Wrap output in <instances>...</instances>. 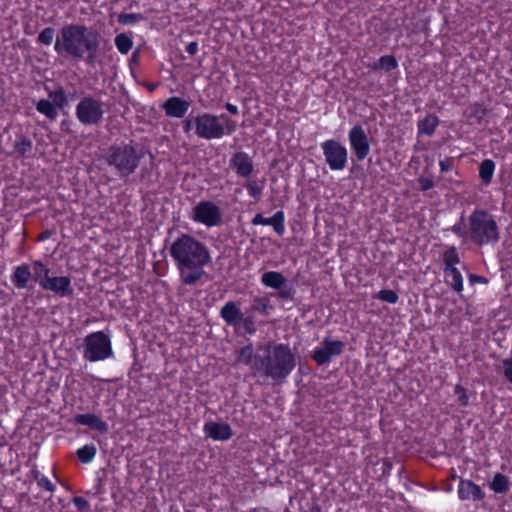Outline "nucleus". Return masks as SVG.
<instances>
[{
  "label": "nucleus",
  "instance_id": "nucleus-6",
  "mask_svg": "<svg viewBox=\"0 0 512 512\" xmlns=\"http://www.w3.org/2000/svg\"><path fill=\"white\" fill-rule=\"evenodd\" d=\"M236 129L237 122L226 114L217 116L203 112L197 115L196 136L201 139H220L223 136L232 135Z\"/></svg>",
  "mask_w": 512,
  "mask_h": 512
},
{
  "label": "nucleus",
  "instance_id": "nucleus-20",
  "mask_svg": "<svg viewBox=\"0 0 512 512\" xmlns=\"http://www.w3.org/2000/svg\"><path fill=\"white\" fill-rule=\"evenodd\" d=\"M219 315L228 326L238 327L241 323L243 313L237 302L228 301L220 309Z\"/></svg>",
  "mask_w": 512,
  "mask_h": 512
},
{
  "label": "nucleus",
  "instance_id": "nucleus-30",
  "mask_svg": "<svg viewBox=\"0 0 512 512\" xmlns=\"http://www.w3.org/2000/svg\"><path fill=\"white\" fill-rule=\"evenodd\" d=\"M460 263V256L455 246L448 247L443 252V271L456 269V265Z\"/></svg>",
  "mask_w": 512,
  "mask_h": 512
},
{
  "label": "nucleus",
  "instance_id": "nucleus-1",
  "mask_svg": "<svg viewBox=\"0 0 512 512\" xmlns=\"http://www.w3.org/2000/svg\"><path fill=\"white\" fill-rule=\"evenodd\" d=\"M182 285L194 286L206 276L212 262L209 247L192 234L180 232L168 246Z\"/></svg>",
  "mask_w": 512,
  "mask_h": 512
},
{
  "label": "nucleus",
  "instance_id": "nucleus-23",
  "mask_svg": "<svg viewBox=\"0 0 512 512\" xmlns=\"http://www.w3.org/2000/svg\"><path fill=\"white\" fill-rule=\"evenodd\" d=\"M32 279L39 285L40 288L43 286V282L48 279L51 275V269L42 260H34L31 264Z\"/></svg>",
  "mask_w": 512,
  "mask_h": 512
},
{
  "label": "nucleus",
  "instance_id": "nucleus-47",
  "mask_svg": "<svg viewBox=\"0 0 512 512\" xmlns=\"http://www.w3.org/2000/svg\"><path fill=\"white\" fill-rule=\"evenodd\" d=\"M37 485L39 488L48 491L50 493H54L56 490V486L45 476L43 475L38 481Z\"/></svg>",
  "mask_w": 512,
  "mask_h": 512
},
{
  "label": "nucleus",
  "instance_id": "nucleus-48",
  "mask_svg": "<svg viewBox=\"0 0 512 512\" xmlns=\"http://www.w3.org/2000/svg\"><path fill=\"white\" fill-rule=\"evenodd\" d=\"M72 503L75 505L79 512H85L89 508V502L82 496H75L72 499Z\"/></svg>",
  "mask_w": 512,
  "mask_h": 512
},
{
  "label": "nucleus",
  "instance_id": "nucleus-37",
  "mask_svg": "<svg viewBox=\"0 0 512 512\" xmlns=\"http://www.w3.org/2000/svg\"><path fill=\"white\" fill-rule=\"evenodd\" d=\"M48 96L53 100V104L59 109H63L68 105V97L65 93L64 88L61 86L53 91H50L48 93Z\"/></svg>",
  "mask_w": 512,
  "mask_h": 512
},
{
  "label": "nucleus",
  "instance_id": "nucleus-57",
  "mask_svg": "<svg viewBox=\"0 0 512 512\" xmlns=\"http://www.w3.org/2000/svg\"><path fill=\"white\" fill-rule=\"evenodd\" d=\"M47 237H48V232H45V233H43V234L41 235L40 239H41V240H44V239H46Z\"/></svg>",
  "mask_w": 512,
  "mask_h": 512
},
{
  "label": "nucleus",
  "instance_id": "nucleus-10",
  "mask_svg": "<svg viewBox=\"0 0 512 512\" xmlns=\"http://www.w3.org/2000/svg\"><path fill=\"white\" fill-rule=\"evenodd\" d=\"M191 219L195 223L208 228L218 226L222 221V212L219 206L210 200L198 202L192 209Z\"/></svg>",
  "mask_w": 512,
  "mask_h": 512
},
{
  "label": "nucleus",
  "instance_id": "nucleus-53",
  "mask_svg": "<svg viewBox=\"0 0 512 512\" xmlns=\"http://www.w3.org/2000/svg\"><path fill=\"white\" fill-rule=\"evenodd\" d=\"M439 167L441 172H448L452 170V162L450 159L440 160Z\"/></svg>",
  "mask_w": 512,
  "mask_h": 512
},
{
  "label": "nucleus",
  "instance_id": "nucleus-13",
  "mask_svg": "<svg viewBox=\"0 0 512 512\" xmlns=\"http://www.w3.org/2000/svg\"><path fill=\"white\" fill-rule=\"evenodd\" d=\"M323 347L315 348L311 357L318 365H325L330 362L332 356H338L343 353L345 343L340 340H330L325 338Z\"/></svg>",
  "mask_w": 512,
  "mask_h": 512
},
{
  "label": "nucleus",
  "instance_id": "nucleus-7",
  "mask_svg": "<svg viewBox=\"0 0 512 512\" xmlns=\"http://www.w3.org/2000/svg\"><path fill=\"white\" fill-rule=\"evenodd\" d=\"M83 358L89 362L103 361L113 355L112 343L103 331L88 334L83 340Z\"/></svg>",
  "mask_w": 512,
  "mask_h": 512
},
{
  "label": "nucleus",
  "instance_id": "nucleus-14",
  "mask_svg": "<svg viewBox=\"0 0 512 512\" xmlns=\"http://www.w3.org/2000/svg\"><path fill=\"white\" fill-rule=\"evenodd\" d=\"M229 165L238 177L249 178L254 170L253 160L248 153L244 151L235 152Z\"/></svg>",
  "mask_w": 512,
  "mask_h": 512
},
{
  "label": "nucleus",
  "instance_id": "nucleus-2",
  "mask_svg": "<svg viewBox=\"0 0 512 512\" xmlns=\"http://www.w3.org/2000/svg\"><path fill=\"white\" fill-rule=\"evenodd\" d=\"M100 41L101 34L97 30L70 23L60 29L54 50L59 56L95 66L100 62Z\"/></svg>",
  "mask_w": 512,
  "mask_h": 512
},
{
  "label": "nucleus",
  "instance_id": "nucleus-55",
  "mask_svg": "<svg viewBox=\"0 0 512 512\" xmlns=\"http://www.w3.org/2000/svg\"><path fill=\"white\" fill-rule=\"evenodd\" d=\"M392 469V463L388 459H383L382 461V473L389 474Z\"/></svg>",
  "mask_w": 512,
  "mask_h": 512
},
{
  "label": "nucleus",
  "instance_id": "nucleus-4",
  "mask_svg": "<svg viewBox=\"0 0 512 512\" xmlns=\"http://www.w3.org/2000/svg\"><path fill=\"white\" fill-rule=\"evenodd\" d=\"M144 154L133 141L114 143L103 153L105 163L122 177H129L139 168Z\"/></svg>",
  "mask_w": 512,
  "mask_h": 512
},
{
  "label": "nucleus",
  "instance_id": "nucleus-46",
  "mask_svg": "<svg viewBox=\"0 0 512 512\" xmlns=\"http://www.w3.org/2000/svg\"><path fill=\"white\" fill-rule=\"evenodd\" d=\"M502 373L504 378L512 384V356L510 358L503 359L502 361Z\"/></svg>",
  "mask_w": 512,
  "mask_h": 512
},
{
  "label": "nucleus",
  "instance_id": "nucleus-16",
  "mask_svg": "<svg viewBox=\"0 0 512 512\" xmlns=\"http://www.w3.org/2000/svg\"><path fill=\"white\" fill-rule=\"evenodd\" d=\"M191 106L190 100L171 96L162 104V109L167 117L183 118Z\"/></svg>",
  "mask_w": 512,
  "mask_h": 512
},
{
  "label": "nucleus",
  "instance_id": "nucleus-33",
  "mask_svg": "<svg viewBox=\"0 0 512 512\" xmlns=\"http://www.w3.org/2000/svg\"><path fill=\"white\" fill-rule=\"evenodd\" d=\"M36 110L50 120H55L58 116L57 107L47 99H40L36 103Z\"/></svg>",
  "mask_w": 512,
  "mask_h": 512
},
{
  "label": "nucleus",
  "instance_id": "nucleus-52",
  "mask_svg": "<svg viewBox=\"0 0 512 512\" xmlns=\"http://www.w3.org/2000/svg\"><path fill=\"white\" fill-rule=\"evenodd\" d=\"M44 474H42L38 468H37V465L34 464L31 468V470L29 471V473L27 474V476L33 480H35L36 482L43 476Z\"/></svg>",
  "mask_w": 512,
  "mask_h": 512
},
{
  "label": "nucleus",
  "instance_id": "nucleus-27",
  "mask_svg": "<svg viewBox=\"0 0 512 512\" xmlns=\"http://www.w3.org/2000/svg\"><path fill=\"white\" fill-rule=\"evenodd\" d=\"M487 112V108L482 103L476 102L468 106L466 117L471 123L481 124L487 116Z\"/></svg>",
  "mask_w": 512,
  "mask_h": 512
},
{
  "label": "nucleus",
  "instance_id": "nucleus-49",
  "mask_svg": "<svg viewBox=\"0 0 512 512\" xmlns=\"http://www.w3.org/2000/svg\"><path fill=\"white\" fill-rule=\"evenodd\" d=\"M418 183L421 191H428L434 187V181L431 178L420 177Z\"/></svg>",
  "mask_w": 512,
  "mask_h": 512
},
{
  "label": "nucleus",
  "instance_id": "nucleus-25",
  "mask_svg": "<svg viewBox=\"0 0 512 512\" xmlns=\"http://www.w3.org/2000/svg\"><path fill=\"white\" fill-rule=\"evenodd\" d=\"M32 148L33 142L28 136L24 135L23 133L16 135L13 153L17 157H27L28 153L31 152Z\"/></svg>",
  "mask_w": 512,
  "mask_h": 512
},
{
  "label": "nucleus",
  "instance_id": "nucleus-15",
  "mask_svg": "<svg viewBox=\"0 0 512 512\" xmlns=\"http://www.w3.org/2000/svg\"><path fill=\"white\" fill-rule=\"evenodd\" d=\"M457 494L461 501L471 500L473 502H480L485 498V492L482 488L470 479L460 478Z\"/></svg>",
  "mask_w": 512,
  "mask_h": 512
},
{
  "label": "nucleus",
  "instance_id": "nucleus-3",
  "mask_svg": "<svg viewBox=\"0 0 512 512\" xmlns=\"http://www.w3.org/2000/svg\"><path fill=\"white\" fill-rule=\"evenodd\" d=\"M295 366L296 358L288 344H268L265 347V355L255 357L253 373H262L280 383L290 376Z\"/></svg>",
  "mask_w": 512,
  "mask_h": 512
},
{
  "label": "nucleus",
  "instance_id": "nucleus-28",
  "mask_svg": "<svg viewBox=\"0 0 512 512\" xmlns=\"http://www.w3.org/2000/svg\"><path fill=\"white\" fill-rule=\"evenodd\" d=\"M495 162L491 159H484L479 165V177L484 185H489L495 172Z\"/></svg>",
  "mask_w": 512,
  "mask_h": 512
},
{
  "label": "nucleus",
  "instance_id": "nucleus-38",
  "mask_svg": "<svg viewBox=\"0 0 512 512\" xmlns=\"http://www.w3.org/2000/svg\"><path fill=\"white\" fill-rule=\"evenodd\" d=\"M115 46L119 53L126 55L132 49L133 40L125 33H120L115 37Z\"/></svg>",
  "mask_w": 512,
  "mask_h": 512
},
{
  "label": "nucleus",
  "instance_id": "nucleus-56",
  "mask_svg": "<svg viewBox=\"0 0 512 512\" xmlns=\"http://www.w3.org/2000/svg\"><path fill=\"white\" fill-rule=\"evenodd\" d=\"M225 109L233 115H237L239 113L238 107L230 102L225 104Z\"/></svg>",
  "mask_w": 512,
  "mask_h": 512
},
{
  "label": "nucleus",
  "instance_id": "nucleus-29",
  "mask_svg": "<svg viewBox=\"0 0 512 512\" xmlns=\"http://www.w3.org/2000/svg\"><path fill=\"white\" fill-rule=\"evenodd\" d=\"M256 356L257 355L254 354L253 345L249 343L238 350L236 360L238 363L249 366L253 371V365L255 363Z\"/></svg>",
  "mask_w": 512,
  "mask_h": 512
},
{
  "label": "nucleus",
  "instance_id": "nucleus-17",
  "mask_svg": "<svg viewBox=\"0 0 512 512\" xmlns=\"http://www.w3.org/2000/svg\"><path fill=\"white\" fill-rule=\"evenodd\" d=\"M251 224L254 226H271L278 236H283L285 233V213L283 210H279L268 218L264 217L261 213H257L252 218Z\"/></svg>",
  "mask_w": 512,
  "mask_h": 512
},
{
  "label": "nucleus",
  "instance_id": "nucleus-39",
  "mask_svg": "<svg viewBox=\"0 0 512 512\" xmlns=\"http://www.w3.org/2000/svg\"><path fill=\"white\" fill-rule=\"evenodd\" d=\"M269 299L265 296H255L252 299L250 311L258 312L262 315H268L269 313Z\"/></svg>",
  "mask_w": 512,
  "mask_h": 512
},
{
  "label": "nucleus",
  "instance_id": "nucleus-45",
  "mask_svg": "<svg viewBox=\"0 0 512 512\" xmlns=\"http://www.w3.org/2000/svg\"><path fill=\"white\" fill-rule=\"evenodd\" d=\"M196 123H197V116H191L189 115L183 120V131L186 134H190L192 131H194V134L196 135Z\"/></svg>",
  "mask_w": 512,
  "mask_h": 512
},
{
  "label": "nucleus",
  "instance_id": "nucleus-19",
  "mask_svg": "<svg viewBox=\"0 0 512 512\" xmlns=\"http://www.w3.org/2000/svg\"><path fill=\"white\" fill-rule=\"evenodd\" d=\"M203 431L207 437L214 441H227L233 436L230 425L224 422H207L204 424Z\"/></svg>",
  "mask_w": 512,
  "mask_h": 512
},
{
  "label": "nucleus",
  "instance_id": "nucleus-44",
  "mask_svg": "<svg viewBox=\"0 0 512 512\" xmlns=\"http://www.w3.org/2000/svg\"><path fill=\"white\" fill-rule=\"evenodd\" d=\"M240 324H242V327H243L245 333H247V334L253 335L257 331L256 322H255L254 316H252V315H248L246 317H244V315H243Z\"/></svg>",
  "mask_w": 512,
  "mask_h": 512
},
{
  "label": "nucleus",
  "instance_id": "nucleus-51",
  "mask_svg": "<svg viewBox=\"0 0 512 512\" xmlns=\"http://www.w3.org/2000/svg\"><path fill=\"white\" fill-rule=\"evenodd\" d=\"M468 279H469V283L471 285H474V284H477V283H480V284L488 283V279L486 277L481 276V275H477V274H470Z\"/></svg>",
  "mask_w": 512,
  "mask_h": 512
},
{
  "label": "nucleus",
  "instance_id": "nucleus-50",
  "mask_svg": "<svg viewBox=\"0 0 512 512\" xmlns=\"http://www.w3.org/2000/svg\"><path fill=\"white\" fill-rule=\"evenodd\" d=\"M279 292H278V297L282 300H291L293 299V296H294V290L289 287V288H281V289H278Z\"/></svg>",
  "mask_w": 512,
  "mask_h": 512
},
{
  "label": "nucleus",
  "instance_id": "nucleus-22",
  "mask_svg": "<svg viewBox=\"0 0 512 512\" xmlns=\"http://www.w3.org/2000/svg\"><path fill=\"white\" fill-rule=\"evenodd\" d=\"M440 123L435 114H427L423 119L417 122L418 135L432 136Z\"/></svg>",
  "mask_w": 512,
  "mask_h": 512
},
{
  "label": "nucleus",
  "instance_id": "nucleus-5",
  "mask_svg": "<svg viewBox=\"0 0 512 512\" xmlns=\"http://www.w3.org/2000/svg\"><path fill=\"white\" fill-rule=\"evenodd\" d=\"M469 243L478 247L495 246L500 238V230L495 216L485 209H474L468 216Z\"/></svg>",
  "mask_w": 512,
  "mask_h": 512
},
{
  "label": "nucleus",
  "instance_id": "nucleus-32",
  "mask_svg": "<svg viewBox=\"0 0 512 512\" xmlns=\"http://www.w3.org/2000/svg\"><path fill=\"white\" fill-rule=\"evenodd\" d=\"M490 489L497 494H505L509 491V479L502 473H496L489 484Z\"/></svg>",
  "mask_w": 512,
  "mask_h": 512
},
{
  "label": "nucleus",
  "instance_id": "nucleus-36",
  "mask_svg": "<svg viewBox=\"0 0 512 512\" xmlns=\"http://www.w3.org/2000/svg\"><path fill=\"white\" fill-rule=\"evenodd\" d=\"M264 186L265 182L259 180H248L244 185L248 195L252 197L255 201H259L261 199Z\"/></svg>",
  "mask_w": 512,
  "mask_h": 512
},
{
  "label": "nucleus",
  "instance_id": "nucleus-43",
  "mask_svg": "<svg viewBox=\"0 0 512 512\" xmlns=\"http://www.w3.org/2000/svg\"><path fill=\"white\" fill-rule=\"evenodd\" d=\"M454 394L457 396V402L460 406L466 407L469 405V395L461 384L455 385Z\"/></svg>",
  "mask_w": 512,
  "mask_h": 512
},
{
  "label": "nucleus",
  "instance_id": "nucleus-11",
  "mask_svg": "<svg viewBox=\"0 0 512 512\" xmlns=\"http://www.w3.org/2000/svg\"><path fill=\"white\" fill-rule=\"evenodd\" d=\"M351 150L357 161H363L370 153L369 138L361 125H354L348 133Z\"/></svg>",
  "mask_w": 512,
  "mask_h": 512
},
{
  "label": "nucleus",
  "instance_id": "nucleus-8",
  "mask_svg": "<svg viewBox=\"0 0 512 512\" xmlns=\"http://www.w3.org/2000/svg\"><path fill=\"white\" fill-rule=\"evenodd\" d=\"M103 103L93 96H84L76 105L75 114L78 121L85 126L98 125L104 117Z\"/></svg>",
  "mask_w": 512,
  "mask_h": 512
},
{
  "label": "nucleus",
  "instance_id": "nucleus-35",
  "mask_svg": "<svg viewBox=\"0 0 512 512\" xmlns=\"http://www.w3.org/2000/svg\"><path fill=\"white\" fill-rule=\"evenodd\" d=\"M97 454V448L94 444H86L76 451L77 458L80 462L88 464L92 462Z\"/></svg>",
  "mask_w": 512,
  "mask_h": 512
},
{
  "label": "nucleus",
  "instance_id": "nucleus-54",
  "mask_svg": "<svg viewBox=\"0 0 512 512\" xmlns=\"http://www.w3.org/2000/svg\"><path fill=\"white\" fill-rule=\"evenodd\" d=\"M186 52L191 56L195 55L198 52V42L192 41L188 43L186 46Z\"/></svg>",
  "mask_w": 512,
  "mask_h": 512
},
{
  "label": "nucleus",
  "instance_id": "nucleus-34",
  "mask_svg": "<svg viewBox=\"0 0 512 512\" xmlns=\"http://www.w3.org/2000/svg\"><path fill=\"white\" fill-rule=\"evenodd\" d=\"M449 230L461 238L463 242H469V221L467 220V223H465L464 214L461 215L460 219Z\"/></svg>",
  "mask_w": 512,
  "mask_h": 512
},
{
  "label": "nucleus",
  "instance_id": "nucleus-40",
  "mask_svg": "<svg viewBox=\"0 0 512 512\" xmlns=\"http://www.w3.org/2000/svg\"><path fill=\"white\" fill-rule=\"evenodd\" d=\"M374 298L389 304H396L399 300V295L392 289H382L374 295Z\"/></svg>",
  "mask_w": 512,
  "mask_h": 512
},
{
  "label": "nucleus",
  "instance_id": "nucleus-21",
  "mask_svg": "<svg viewBox=\"0 0 512 512\" xmlns=\"http://www.w3.org/2000/svg\"><path fill=\"white\" fill-rule=\"evenodd\" d=\"M11 282L15 288L22 290L28 287L29 281L32 279L31 267L27 263H22L13 268L11 274Z\"/></svg>",
  "mask_w": 512,
  "mask_h": 512
},
{
  "label": "nucleus",
  "instance_id": "nucleus-42",
  "mask_svg": "<svg viewBox=\"0 0 512 512\" xmlns=\"http://www.w3.org/2000/svg\"><path fill=\"white\" fill-rule=\"evenodd\" d=\"M144 19L140 13H121L118 22L122 25H134Z\"/></svg>",
  "mask_w": 512,
  "mask_h": 512
},
{
  "label": "nucleus",
  "instance_id": "nucleus-26",
  "mask_svg": "<svg viewBox=\"0 0 512 512\" xmlns=\"http://www.w3.org/2000/svg\"><path fill=\"white\" fill-rule=\"evenodd\" d=\"M445 276V282L449 285L456 293L461 294L464 290L463 276L458 268L443 271Z\"/></svg>",
  "mask_w": 512,
  "mask_h": 512
},
{
  "label": "nucleus",
  "instance_id": "nucleus-9",
  "mask_svg": "<svg viewBox=\"0 0 512 512\" xmlns=\"http://www.w3.org/2000/svg\"><path fill=\"white\" fill-rule=\"evenodd\" d=\"M321 149L326 164L332 171L343 170L348 161L347 148L335 139H328L321 143Z\"/></svg>",
  "mask_w": 512,
  "mask_h": 512
},
{
  "label": "nucleus",
  "instance_id": "nucleus-31",
  "mask_svg": "<svg viewBox=\"0 0 512 512\" xmlns=\"http://www.w3.org/2000/svg\"><path fill=\"white\" fill-rule=\"evenodd\" d=\"M372 70H385L387 72L398 68V61L393 55L381 56L377 62L369 66Z\"/></svg>",
  "mask_w": 512,
  "mask_h": 512
},
{
  "label": "nucleus",
  "instance_id": "nucleus-24",
  "mask_svg": "<svg viewBox=\"0 0 512 512\" xmlns=\"http://www.w3.org/2000/svg\"><path fill=\"white\" fill-rule=\"evenodd\" d=\"M261 283L268 288L281 289L286 283V278L281 272L267 271L261 276Z\"/></svg>",
  "mask_w": 512,
  "mask_h": 512
},
{
  "label": "nucleus",
  "instance_id": "nucleus-18",
  "mask_svg": "<svg viewBox=\"0 0 512 512\" xmlns=\"http://www.w3.org/2000/svg\"><path fill=\"white\" fill-rule=\"evenodd\" d=\"M74 422L78 425L87 426L99 434H106L109 431L108 423L94 413L76 414Z\"/></svg>",
  "mask_w": 512,
  "mask_h": 512
},
{
  "label": "nucleus",
  "instance_id": "nucleus-41",
  "mask_svg": "<svg viewBox=\"0 0 512 512\" xmlns=\"http://www.w3.org/2000/svg\"><path fill=\"white\" fill-rule=\"evenodd\" d=\"M55 36V29L53 27L44 28L37 37V43L45 46H50Z\"/></svg>",
  "mask_w": 512,
  "mask_h": 512
},
{
  "label": "nucleus",
  "instance_id": "nucleus-12",
  "mask_svg": "<svg viewBox=\"0 0 512 512\" xmlns=\"http://www.w3.org/2000/svg\"><path fill=\"white\" fill-rule=\"evenodd\" d=\"M41 289L51 292L54 296L59 298H68L74 293L72 279L68 275L50 276L43 282Z\"/></svg>",
  "mask_w": 512,
  "mask_h": 512
}]
</instances>
